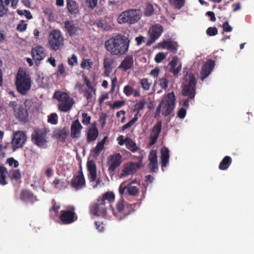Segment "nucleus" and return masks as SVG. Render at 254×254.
Returning a JSON list of instances; mask_svg holds the SVG:
<instances>
[{"instance_id":"1","label":"nucleus","mask_w":254,"mask_h":254,"mask_svg":"<svg viewBox=\"0 0 254 254\" xmlns=\"http://www.w3.org/2000/svg\"><path fill=\"white\" fill-rule=\"evenodd\" d=\"M130 40L124 35L118 34L105 42V48L112 55L121 56L128 51Z\"/></svg>"},{"instance_id":"2","label":"nucleus","mask_w":254,"mask_h":254,"mask_svg":"<svg viewBox=\"0 0 254 254\" xmlns=\"http://www.w3.org/2000/svg\"><path fill=\"white\" fill-rule=\"evenodd\" d=\"M115 195L112 192H107L99 197L96 202L89 207L90 213L97 216H104L107 209L111 207V203L115 200Z\"/></svg>"},{"instance_id":"3","label":"nucleus","mask_w":254,"mask_h":254,"mask_svg":"<svg viewBox=\"0 0 254 254\" xmlns=\"http://www.w3.org/2000/svg\"><path fill=\"white\" fill-rule=\"evenodd\" d=\"M15 84L17 91L25 95L31 87V78L26 71L19 70L16 75Z\"/></svg>"},{"instance_id":"4","label":"nucleus","mask_w":254,"mask_h":254,"mask_svg":"<svg viewBox=\"0 0 254 254\" xmlns=\"http://www.w3.org/2000/svg\"><path fill=\"white\" fill-rule=\"evenodd\" d=\"M184 82L182 90L183 95L193 99L196 93V79L191 72H187L184 78Z\"/></svg>"},{"instance_id":"5","label":"nucleus","mask_w":254,"mask_h":254,"mask_svg":"<svg viewBox=\"0 0 254 254\" xmlns=\"http://www.w3.org/2000/svg\"><path fill=\"white\" fill-rule=\"evenodd\" d=\"M176 97L174 92L168 93L162 98L159 104L162 110V114L164 117L170 115L174 109Z\"/></svg>"},{"instance_id":"6","label":"nucleus","mask_w":254,"mask_h":254,"mask_svg":"<svg viewBox=\"0 0 254 254\" xmlns=\"http://www.w3.org/2000/svg\"><path fill=\"white\" fill-rule=\"evenodd\" d=\"M140 18L139 9H128L122 12L118 17V22L120 24L127 23L134 24Z\"/></svg>"},{"instance_id":"7","label":"nucleus","mask_w":254,"mask_h":254,"mask_svg":"<svg viewBox=\"0 0 254 254\" xmlns=\"http://www.w3.org/2000/svg\"><path fill=\"white\" fill-rule=\"evenodd\" d=\"M110 209L114 215L119 220L125 218L131 213L128 207V204L126 202L123 198H121L118 201L116 209H114L112 206L110 207Z\"/></svg>"},{"instance_id":"8","label":"nucleus","mask_w":254,"mask_h":254,"mask_svg":"<svg viewBox=\"0 0 254 254\" xmlns=\"http://www.w3.org/2000/svg\"><path fill=\"white\" fill-rule=\"evenodd\" d=\"M48 43L51 50L57 51L60 50L64 44V39L59 30H53L49 36Z\"/></svg>"},{"instance_id":"9","label":"nucleus","mask_w":254,"mask_h":254,"mask_svg":"<svg viewBox=\"0 0 254 254\" xmlns=\"http://www.w3.org/2000/svg\"><path fill=\"white\" fill-rule=\"evenodd\" d=\"M48 131L46 128H36L31 134L32 142L39 147H45L48 143Z\"/></svg>"},{"instance_id":"10","label":"nucleus","mask_w":254,"mask_h":254,"mask_svg":"<svg viewBox=\"0 0 254 254\" xmlns=\"http://www.w3.org/2000/svg\"><path fill=\"white\" fill-rule=\"evenodd\" d=\"M68 210L61 211L60 220L64 225L70 224L77 220V216L75 212V207L70 206Z\"/></svg>"},{"instance_id":"11","label":"nucleus","mask_w":254,"mask_h":254,"mask_svg":"<svg viewBox=\"0 0 254 254\" xmlns=\"http://www.w3.org/2000/svg\"><path fill=\"white\" fill-rule=\"evenodd\" d=\"M26 139V135L23 131H18L14 133L11 140L13 151L22 147Z\"/></svg>"},{"instance_id":"12","label":"nucleus","mask_w":254,"mask_h":254,"mask_svg":"<svg viewBox=\"0 0 254 254\" xmlns=\"http://www.w3.org/2000/svg\"><path fill=\"white\" fill-rule=\"evenodd\" d=\"M139 163L130 162L125 165L122 173L121 174L122 177L127 176L130 174L135 173L137 170L141 168L142 157H139Z\"/></svg>"},{"instance_id":"13","label":"nucleus","mask_w":254,"mask_h":254,"mask_svg":"<svg viewBox=\"0 0 254 254\" xmlns=\"http://www.w3.org/2000/svg\"><path fill=\"white\" fill-rule=\"evenodd\" d=\"M122 162V156L119 153L110 155L108 157L109 164L108 171L113 173L119 167Z\"/></svg>"},{"instance_id":"14","label":"nucleus","mask_w":254,"mask_h":254,"mask_svg":"<svg viewBox=\"0 0 254 254\" xmlns=\"http://www.w3.org/2000/svg\"><path fill=\"white\" fill-rule=\"evenodd\" d=\"M71 185L76 190H79L85 186V180L81 168L71 179Z\"/></svg>"},{"instance_id":"15","label":"nucleus","mask_w":254,"mask_h":254,"mask_svg":"<svg viewBox=\"0 0 254 254\" xmlns=\"http://www.w3.org/2000/svg\"><path fill=\"white\" fill-rule=\"evenodd\" d=\"M31 54L36 65L40 64V62L43 60L46 56V50L42 46H37L32 48Z\"/></svg>"},{"instance_id":"16","label":"nucleus","mask_w":254,"mask_h":254,"mask_svg":"<svg viewBox=\"0 0 254 254\" xmlns=\"http://www.w3.org/2000/svg\"><path fill=\"white\" fill-rule=\"evenodd\" d=\"M119 192L121 195L127 193L130 196H136L138 193V189L136 187L132 186L131 183L126 186L123 183L119 187Z\"/></svg>"},{"instance_id":"17","label":"nucleus","mask_w":254,"mask_h":254,"mask_svg":"<svg viewBox=\"0 0 254 254\" xmlns=\"http://www.w3.org/2000/svg\"><path fill=\"white\" fill-rule=\"evenodd\" d=\"M162 129V122L158 121L152 127L149 136V145H153L157 141Z\"/></svg>"},{"instance_id":"18","label":"nucleus","mask_w":254,"mask_h":254,"mask_svg":"<svg viewBox=\"0 0 254 254\" xmlns=\"http://www.w3.org/2000/svg\"><path fill=\"white\" fill-rule=\"evenodd\" d=\"M64 28L67 33L70 36H73L78 34L80 29L77 23H74L73 20H66L64 22Z\"/></svg>"},{"instance_id":"19","label":"nucleus","mask_w":254,"mask_h":254,"mask_svg":"<svg viewBox=\"0 0 254 254\" xmlns=\"http://www.w3.org/2000/svg\"><path fill=\"white\" fill-rule=\"evenodd\" d=\"M14 115L19 122L26 123L28 121L29 115L28 111L22 105H19L17 109L14 111Z\"/></svg>"},{"instance_id":"20","label":"nucleus","mask_w":254,"mask_h":254,"mask_svg":"<svg viewBox=\"0 0 254 254\" xmlns=\"http://www.w3.org/2000/svg\"><path fill=\"white\" fill-rule=\"evenodd\" d=\"M215 66V62L211 59L207 60L206 63L202 66L200 71V79L203 80L211 73Z\"/></svg>"},{"instance_id":"21","label":"nucleus","mask_w":254,"mask_h":254,"mask_svg":"<svg viewBox=\"0 0 254 254\" xmlns=\"http://www.w3.org/2000/svg\"><path fill=\"white\" fill-rule=\"evenodd\" d=\"M20 199L25 202H29L33 204L37 201V197L30 190L22 189L20 193Z\"/></svg>"},{"instance_id":"22","label":"nucleus","mask_w":254,"mask_h":254,"mask_svg":"<svg viewBox=\"0 0 254 254\" xmlns=\"http://www.w3.org/2000/svg\"><path fill=\"white\" fill-rule=\"evenodd\" d=\"M82 128L83 127L81 126L78 119L74 121L72 123L70 127L71 137L73 139L79 138Z\"/></svg>"},{"instance_id":"23","label":"nucleus","mask_w":254,"mask_h":254,"mask_svg":"<svg viewBox=\"0 0 254 254\" xmlns=\"http://www.w3.org/2000/svg\"><path fill=\"white\" fill-rule=\"evenodd\" d=\"M69 135V131L66 127L57 128L53 132V136L62 142L65 141Z\"/></svg>"},{"instance_id":"24","label":"nucleus","mask_w":254,"mask_h":254,"mask_svg":"<svg viewBox=\"0 0 254 254\" xmlns=\"http://www.w3.org/2000/svg\"><path fill=\"white\" fill-rule=\"evenodd\" d=\"M99 135V131L96 127L95 123L92 125V126L89 127L86 132V141L87 142L95 141Z\"/></svg>"},{"instance_id":"25","label":"nucleus","mask_w":254,"mask_h":254,"mask_svg":"<svg viewBox=\"0 0 254 254\" xmlns=\"http://www.w3.org/2000/svg\"><path fill=\"white\" fill-rule=\"evenodd\" d=\"M163 30V26L159 24L152 26L150 29V40L151 42L156 40L161 36Z\"/></svg>"},{"instance_id":"26","label":"nucleus","mask_w":254,"mask_h":254,"mask_svg":"<svg viewBox=\"0 0 254 254\" xmlns=\"http://www.w3.org/2000/svg\"><path fill=\"white\" fill-rule=\"evenodd\" d=\"M114 58L111 56H106L103 61V66L104 68V75L109 76L113 70L112 64H114Z\"/></svg>"},{"instance_id":"27","label":"nucleus","mask_w":254,"mask_h":254,"mask_svg":"<svg viewBox=\"0 0 254 254\" xmlns=\"http://www.w3.org/2000/svg\"><path fill=\"white\" fill-rule=\"evenodd\" d=\"M133 62L134 61L132 56L127 55L121 62L119 68L122 69L124 71H127V70L132 67Z\"/></svg>"},{"instance_id":"28","label":"nucleus","mask_w":254,"mask_h":254,"mask_svg":"<svg viewBox=\"0 0 254 254\" xmlns=\"http://www.w3.org/2000/svg\"><path fill=\"white\" fill-rule=\"evenodd\" d=\"M87 168L89 172V178L90 182H94L97 178L96 166L93 160L88 161L87 163Z\"/></svg>"},{"instance_id":"29","label":"nucleus","mask_w":254,"mask_h":254,"mask_svg":"<svg viewBox=\"0 0 254 254\" xmlns=\"http://www.w3.org/2000/svg\"><path fill=\"white\" fill-rule=\"evenodd\" d=\"M169 150L166 147H164L161 150V160L162 170L164 167H166L169 161Z\"/></svg>"},{"instance_id":"30","label":"nucleus","mask_w":254,"mask_h":254,"mask_svg":"<svg viewBox=\"0 0 254 254\" xmlns=\"http://www.w3.org/2000/svg\"><path fill=\"white\" fill-rule=\"evenodd\" d=\"M74 104L73 99L62 102L58 104V109L60 112H67L70 111Z\"/></svg>"},{"instance_id":"31","label":"nucleus","mask_w":254,"mask_h":254,"mask_svg":"<svg viewBox=\"0 0 254 254\" xmlns=\"http://www.w3.org/2000/svg\"><path fill=\"white\" fill-rule=\"evenodd\" d=\"M66 7L71 14H76L78 12V4L73 0H66Z\"/></svg>"},{"instance_id":"32","label":"nucleus","mask_w":254,"mask_h":254,"mask_svg":"<svg viewBox=\"0 0 254 254\" xmlns=\"http://www.w3.org/2000/svg\"><path fill=\"white\" fill-rule=\"evenodd\" d=\"M54 98L57 99L61 103L72 99L67 94L60 91H56L55 92Z\"/></svg>"},{"instance_id":"33","label":"nucleus","mask_w":254,"mask_h":254,"mask_svg":"<svg viewBox=\"0 0 254 254\" xmlns=\"http://www.w3.org/2000/svg\"><path fill=\"white\" fill-rule=\"evenodd\" d=\"M126 148L132 152H136L140 148L137 146L136 144L131 138L129 137L126 138Z\"/></svg>"},{"instance_id":"34","label":"nucleus","mask_w":254,"mask_h":254,"mask_svg":"<svg viewBox=\"0 0 254 254\" xmlns=\"http://www.w3.org/2000/svg\"><path fill=\"white\" fill-rule=\"evenodd\" d=\"M232 162V158L229 156H226L220 163L219 169L221 170H227L231 164Z\"/></svg>"},{"instance_id":"35","label":"nucleus","mask_w":254,"mask_h":254,"mask_svg":"<svg viewBox=\"0 0 254 254\" xmlns=\"http://www.w3.org/2000/svg\"><path fill=\"white\" fill-rule=\"evenodd\" d=\"M7 174L6 168L3 166H0V185L4 186L7 184L6 180Z\"/></svg>"},{"instance_id":"36","label":"nucleus","mask_w":254,"mask_h":254,"mask_svg":"<svg viewBox=\"0 0 254 254\" xmlns=\"http://www.w3.org/2000/svg\"><path fill=\"white\" fill-rule=\"evenodd\" d=\"M145 104L146 102L144 100H140L134 105V109L133 111L136 113L134 116V118L136 117L137 120L138 119V116H140L139 112L144 108Z\"/></svg>"},{"instance_id":"37","label":"nucleus","mask_w":254,"mask_h":254,"mask_svg":"<svg viewBox=\"0 0 254 254\" xmlns=\"http://www.w3.org/2000/svg\"><path fill=\"white\" fill-rule=\"evenodd\" d=\"M163 48H166L170 52L175 54L177 52V46L170 41H165L163 43Z\"/></svg>"},{"instance_id":"38","label":"nucleus","mask_w":254,"mask_h":254,"mask_svg":"<svg viewBox=\"0 0 254 254\" xmlns=\"http://www.w3.org/2000/svg\"><path fill=\"white\" fill-rule=\"evenodd\" d=\"M8 176L11 180L17 181L21 178V173L19 170H11Z\"/></svg>"},{"instance_id":"39","label":"nucleus","mask_w":254,"mask_h":254,"mask_svg":"<svg viewBox=\"0 0 254 254\" xmlns=\"http://www.w3.org/2000/svg\"><path fill=\"white\" fill-rule=\"evenodd\" d=\"M154 11L153 5L150 3H147L143 11V14L146 17L150 16L153 14Z\"/></svg>"},{"instance_id":"40","label":"nucleus","mask_w":254,"mask_h":254,"mask_svg":"<svg viewBox=\"0 0 254 254\" xmlns=\"http://www.w3.org/2000/svg\"><path fill=\"white\" fill-rule=\"evenodd\" d=\"M140 84L144 90H148L151 85V82H150L148 79L146 78L141 79L140 80Z\"/></svg>"},{"instance_id":"41","label":"nucleus","mask_w":254,"mask_h":254,"mask_svg":"<svg viewBox=\"0 0 254 254\" xmlns=\"http://www.w3.org/2000/svg\"><path fill=\"white\" fill-rule=\"evenodd\" d=\"M48 122L52 125H56L58 122V115L56 113L51 114L48 118Z\"/></svg>"},{"instance_id":"42","label":"nucleus","mask_w":254,"mask_h":254,"mask_svg":"<svg viewBox=\"0 0 254 254\" xmlns=\"http://www.w3.org/2000/svg\"><path fill=\"white\" fill-rule=\"evenodd\" d=\"M170 3L177 9L182 8L185 4V0H169Z\"/></svg>"},{"instance_id":"43","label":"nucleus","mask_w":254,"mask_h":254,"mask_svg":"<svg viewBox=\"0 0 254 254\" xmlns=\"http://www.w3.org/2000/svg\"><path fill=\"white\" fill-rule=\"evenodd\" d=\"M93 64V62L91 60H84L81 64V66L84 69L87 68V69H90L92 68Z\"/></svg>"},{"instance_id":"44","label":"nucleus","mask_w":254,"mask_h":254,"mask_svg":"<svg viewBox=\"0 0 254 254\" xmlns=\"http://www.w3.org/2000/svg\"><path fill=\"white\" fill-rule=\"evenodd\" d=\"M8 11V7L4 5L3 0H0V17L6 15Z\"/></svg>"},{"instance_id":"45","label":"nucleus","mask_w":254,"mask_h":254,"mask_svg":"<svg viewBox=\"0 0 254 254\" xmlns=\"http://www.w3.org/2000/svg\"><path fill=\"white\" fill-rule=\"evenodd\" d=\"M17 13L19 15H25L26 17L28 19H31L33 18L32 15L31 14V12L29 10H20L18 9L16 11Z\"/></svg>"},{"instance_id":"46","label":"nucleus","mask_w":254,"mask_h":254,"mask_svg":"<svg viewBox=\"0 0 254 254\" xmlns=\"http://www.w3.org/2000/svg\"><path fill=\"white\" fill-rule=\"evenodd\" d=\"M137 118H133L127 124L124 125L122 127V130L123 131H125L126 129L131 127L137 121Z\"/></svg>"},{"instance_id":"47","label":"nucleus","mask_w":254,"mask_h":254,"mask_svg":"<svg viewBox=\"0 0 254 254\" xmlns=\"http://www.w3.org/2000/svg\"><path fill=\"white\" fill-rule=\"evenodd\" d=\"M82 117L83 118L82 123L84 125L87 126L90 124L91 117L87 113H83Z\"/></svg>"},{"instance_id":"48","label":"nucleus","mask_w":254,"mask_h":254,"mask_svg":"<svg viewBox=\"0 0 254 254\" xmlns=\"http://www.w3.org/2000/svg\"><path fill=\"white\" fill-rule=\"evenodd\" d=\"M133 91V88L129 85H126L123 89L124 94L127 97L130 96Z\"/></svg>"},{"instance_id":"49","label":"nucleus","mask_w":254,"mask_h":254,"mask_svg":"<svg viewBox=\"0 0 254 254\" xmlns=\"http://www.w3.org/2000/svg\"><path fill=\"white\" fill-rule=\"evenodd\" d=\"M104 146L98 142L96 147L93 150V153L95 156H98L102 150L104 149Z\"/></svg>"},{"instance_id":"50","label":"nucleus","mask_w":254,"mask_h":254,"mask_svg":"<svg viewBox=\"0 0 254 254\" xmlns=\"http://www.w3.org/2000/svg\"><path fill=\"white\" fill-rule=\"evenodd\" d=\"M165 58L166 55L164 53L159 52L156 55L154 60L157 63H159L164 59H165Z\"/></svg>"},{"instance_id":"51","label":"nucleus","mask_w":254,"mask_h":254,"mask_svg":"<svg viewBox=\"0 0 254 254\" xmlns=\"http://www.w3.org/2000/svg\"><path fill=\"white\" fill-rule=\"evenodd\" d=\"M158 84L163 89H166L168 87V81L166 78H162L159 79Z\"/></svg>"},{"instance_id":"52","label":"nucleus","mask_w":254,"mask_h":254,"mask_svg":"<svg viewBox=\"0 0 254 254\" xmlns=\"http://www.w3.org/2000/svg\"><path fill=\"white\" fill-rule=\"evenodd\" d=\"M218 33V30L216 27H209L206 30V33L210 36L216 35Z\"/></svg>"},{"instance_id":"53","label":"nucleus","mask_w":254,"mask_h":254,"mask_svg":"<svg viewBox=\"0 0 254 254\" xmlns=\"http://www.w3.org/2000/svg\"><path fill=\"white\" fill-rule=\"evenodd\" d=\"M27 24L24 23V20H21L20 23L17 26V30L20 32H23L26 30L27 28Z\"/></svg>"},{"instance_id":"54","label":"nucleus","mask_w":254,"mask_h":254,"mask_svg":"<svg viewBox=\"0 0 254 254\" xmlns=\"http://www.w3.org/2000/svg\"><path fill=\"white\" fill-rule=\"evenodd\" d=\"M125 104V101H117L114 102L113 104H110L109 105L111 108H118L121 107Z\"/></svg>"},{"instance_id":"55","label":"nucleus","mask_w":254,"mask_h":254,"mask_svg":"<svg viewBox=\"0 0 254 254\" xmlns=\"http://www.w3.org/2000/svg\"><path fill=\"white\" fill-rule=\"evenodd\" d=\"M149 160L150 162H157V154L155 151H152L149 155Z\"/></svg>"},{"instance_id":"56","label":"nucleus","mask_w":254,"mask_h":254,"mask_svg":"<svg viewBox=\"0 0 254 254\" xmlns=\"http://www.w3.org/2000/svg\"><path fill=\"white\" fill-rule=\"evenodd\" d=\"M65 72V67L63 64H59L58 66V70L56 72L57 76L62 75Z\"/></svg>"},{"instance_id":"57","label":"nucleus","mask_w":254,"mask_h":254,"mask_svg":"<svg viewBox=\"0 0 254 254\" xmlns=\"http://www.w3.org/2000/svg\"><path fill=\"white\" fill-rule=\"evenodd\" d=\"M6 162L10 166H14L15 168L17 167L19 165L18 162L12 157L8 158Z\"/></svg>"},{"instance_id":"58","label":"nucleus","mask_w":254,"mask_h":254,"mask_svg":"<svg viewBox=\"0 0 254 254\" xmlns=\"http://www.w3.org/2000/svg\"><path fill=\"white\" fill-rule=\"evenodd\" d=\"M107 115L106 113H102L100 116L99 122L101 123L102 127H104L106 124Z\"/></svg>"},{"instance_id":"59","label":"nucleus","mask_w":254,"mask_h":254,"mask_svg":"<svg viewBox=\"0 0 254 254\" xmlns=\"http://www.w3.org/2000/svg\"><path fill=\"white\" fill-rule=\"evenodd\" d=\"M77 62V58L75 55L73 54L72 55L70 58L68 59V64L71 66L74 65Z\"/></svg>"},{"instance_id":"60","label":"nucleus","mask_w":254,"mask_h":254,"mask_svg":"<svg viewBox=\"0 0 254 254\" xmlns=\"http://www.w3.org/2000/svg\"><path fill=\"white\" fill-rule=\"evenodd\" d=\"M86 2L89 8L93 9L97 4V0H86Z\"/></svg>"},{"instance_id":"61","label":"nucleus","mask_w":254,"mask_h":254,"mask_svg":"<svg viewBox=\"0 0 254 254\" xmlns=\"http://www.w3.org/2000/svg\"><path fill=\"white\" fill-rule=\"evenodd\" d=\"M222 27L223 31L226 32H230L232 31V27L229 25L228 21H226L223 23Z\"/></svg>"},{"instance_id":"62","label":"nucleus","mask_w":254,"mask_h":254,"mask_svg":"<svg viewBox=\"0 0 254 254\" xmlns=\"http://www.w3.org/2000/svg\"><path fill=\"white\" fill-rule=\"evenodd\" d=\"M84 82H85L86 85L87 86V87L89 89H91V91L95 92L96 91L95 89L93 87H92L91 82L90 81V80L88 79V78L86 76L84 77Z\"/></svg>"},{"instance_id":"63","label":"nucleus","mask_w":254,"mask_h":254,"mask_svg":"<svg viewBox=\"0 0 254 254\" xmlns=\"http://www.w3.org/2000/svg\"><path fill=\"white\" fill-rule=\"evenodd\" d=\"M186 113V109L184 108H182L178 111V117L180 119H183L185 117Z\"/></svg>"},{"instance_id":"64","label":"nucleus","mask_w":254,"mask_h":254,"mask_svg":"<svg viewBox=\"0 0 254 254\" xmlns=\"http://www.w3.org/2000/svg\"><path fill=\"white\" fill-rule=\"evenodd\" d=\"M178 58L177 56H174L172 61L170 62L169 64L171 68H174L177 65Z\"/></svg>"}]
</instances>
